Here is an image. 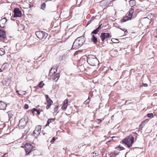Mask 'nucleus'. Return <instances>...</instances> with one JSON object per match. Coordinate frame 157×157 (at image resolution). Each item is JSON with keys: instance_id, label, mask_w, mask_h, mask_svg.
<instances>
[{"instance_id": "obj_46", "label": "nucleus", "mask_w": 157, "mask_h": 157, "mask_svg": "<svg viewBox=\"0 0 157 157\" xmlns=\"http://www.w3.org/2000/svg\"><path fill=\"white\" fill-rule=\"evenodd\" d=\"M127 32V30H125V32Z\"/></svg>"}, {"instance_id": "obj_29", "label": "nucleus", "mask_w": 157, "mask_h": 157, "mask_svg": "<svg viewBox=\"0 0 157 157\" xmlns=\"http://www.w3.org/2000/svg\"><path fill=\"white\" fill-rule=\"evenodd\" d=\"M92 154L93 157H94V156H96L98 155V153L97 152H94L92 153Z\"/></svg>"}, {"instance_id": "obj_6", "label": "nucleus", "mask_w": 157, "mask_h": 157, "mask_svg": "<svg viewBox=\"0 0 157 157\" xmlns=\"http://www.w3.org/2000/svg\"><path fill=\"white\" fill-rule=\"evenodd\" d=\"M35 33L37 37L40 39H45L48 36L47 33L43 31L36 32Z\"/></svg>"}, {"instance_id": "obj_42", "label": "nucleus", "mask_w": 157, "mask_h": 157, "mask_svg": "<svg viewBox=\"0 0 157 157\" xmlns=\"http://www.w3.org/2000/svg\"><path fill=\"white\" fill-rule=\"evenodd\" d=\"M16 93L18 94V93H19V91L18 90H17Z\"/></svg>"}, {"instance_id": "obj_32", "label": "nucleus", "mask_w": 157, "mask_h": 157, "mask_svg": "<svg viewBox=\"0 0 157 157\" xmlns=\"http://www.w3.org/2000/svg\"><path fill=\"white\" fill-rule=\"evenodd\" d=\"M33 112L36 111L37 112V113L38 114V115L40 114V113L38 110L36 109L35 108H33Z\"/></svg>"}, {"instance_id": "obj_38", "label": "nucleus", "mask_w": 157, "mask_h": 157, "mask_svg": "<svg viewBox=\"0 0 157 157\" xmlns=\"http://www.w3.org/2000/svg\"><path fill=\"white\" fill-rule=\"evenodd\" d=\"M55 140H56V138L54 137H53L52 140L51 141V143L54 142L55 141Z\"/></svg>"}, {"instance_id": "obj_44", "label": "nucleus", "mask_w": 157, "mask_h": 157, "mask_svg": "<svg viewBox=\"0 0 157 157\" xmlns=\"http://www.w3.org/2000/svg\"><path fill=\"white\" fill-rule=\"evenodd\" d=\"M121 29V30L124 31V29H121V28H120Z\"/></svg>"}, {"instance_id": "obj_33", "label": "nucleus", "mask_w": 157, "mask_h": 157, "mask_svg": "<svg viewBox=\"0 0 157 157\" xmlns=\"http://www.w3.org/2000/svg\"><path fill=\"white\" fill-rule=\"evenodd\" d=\"M153 114L152 113H149L147 114V116L148 117H153Z\"/></svg>"}, {"instance_id": "obj_27", "label": "nucleus", "mask_w": 157, "mask_h": 157, "mask_svg": "<svg viewBox=\"0 0 157 157\" xmlns=\"http://www.w3.org/2000/svg\"><path fill=\"white\" fill-rule=\"evenodd\" d=\"M56 71V69H55L53 68H52L50 71V74H51L52 73L55 74Z\"/></svg>"}, {"instance_id": "obj_22", "label": "nucleus", "mask_w": 157, "mask_h": 157, "mask_svg": "<svg viewBox=\"0 0 157 157\" xmlns=\"http://www.w3.org/2000/svg\"><path fill=\"white\" fill-rule=\"evenodd\" d=\"M44 85V84L42 82H41L38 84L36 88H38L39 87L41 88L43 87Z\"/></svg>"}, {"instance_id": "obj_41", "label": "nucleus", "mask_w": 157, "mask_h": 157, "mask_svg": "<svg viewBox=\"0 0 157 157\" xmlns=\"http://www.w3.org/2000/svg\"><path fill=\"white\" fill-rule=\"evenodd\" d=\"M101 120L100 119H98L97 120V122L98 123H100L101 122Z\"/></svg>"}, {"instance_id": "obj_4", "label": "nucleus", "mask_w": 157, "mask_h": 157, "mask_svg": "<svg viewBox=\"0 0 157 157\" xmlns=\"http://www.w3.org/2000/svg\"><path fill=\"white\" fill-rule=\"evenodd\" d=\"M14 15L11 17V19L12 20H14L13 19L15 17H21L22 16V13L20 9L17 8H15L13 10Z\"/></svg>"}, {"instance_id": "obj_36", "label": "nucleus", "mask_w": 157, "mask_h": 157, "mask_svg": "<svg viewBox=\"0 0 157 157\" xmlns=\"http://www.w3.org/2000/svg\"><path fill=\"white\" fill-rule=\"evenodd\" d=\"M24 107L25 109H27L29 108V106L27 104H25V105Z\"/></svg>"}, {"instance_id": "obj_37", "label": "nucleus", "mask_w": 157, "mask_h": 157, "mask_svg": "<svg viewBox=\"0 0 157 157\" xmlns=\"http://www.w3.org/2000/svg\"><path fill=\"white\" fill-rule=\"evenodd\" d=\"M148 86V85L147 83H143L141 86H144V87H147Z\"/></svg>"}, {"instance_id": "obj_45", "label": "nucleus", "mask_w": 157, "mask_h": 157, "mask_svg": "<svg viewBox=\"0 0 157 157\" xmlns=\"http://www.w3.org/2000/svg\"><path fill=\"white\" fill-rule=\"evenodd\" d=\"M52 1V0H46V2H47L48 1Z\"/></svg>"}, {"instance_id": "obj_15", "label": "nucleus", "mask_w": 157, "mask_h": 157, "mask_svg": "<svg viewBox=\"0 0 157 157\" xmlns=\"http://www.w3.org/2000/svg\"><path fill=\"white\" fill-rule=\"evenodd\" d=\"M47 104L46 105V109H48L53 103V101L51 100L48 99V101H47Z\"/></svg>"}, {"instance_id": "obj_48", "label": "nucleus", "mask_w": 157, "mask_h": 157, "mask_svg": "<svg viewBox=\"0 0 157 157\" xmlns=\"http://www.w3.org/2000/svg\"><path fill=\"white\" fill-rule=\"evenodd\" d=\"M25 124V123H24L23 125H22L23 126H24Z\"/></svg>"}, {"instance_id": "obj_14", "label": "nucleus", "mask_w": 157, "mask_h": 157, "mask_svg": "<svg viewBox=\"0 0 157 157\" xmlns=\"http://www.w3.org/2000/svg\"><path fill=\"white\" fill-rule=\"evenodd\" d=\"M68 100L67 99H66L64 102L63 106L62 107V109H66L67 106Z\"/></svg>"}, {"instance_id": "obj_2", "label": "nucleus", "mask_w": 157, "mask_h": 157, "mask_svg": "<svg viewBox=\"0 0 157 157\" xmlns=\"http://www.w3.org/2000/svg\"><path fill=\"white\" fill-rule=\"evenodd\" d=\"M87 62L90 65L93 66L96 65L98 63V61L96 57L93 55H90L87 57Z\"/></svg>"}, {"instance_id": "obj_39", "label": "nucleus", "mask_w": 157, "mask_h": 157, "mask_svg": "<svg viewBox=\"0 0 157 157\" xmlns=\"http://www.w3.org/2000/svg\"><path fill=\"white\" fill-rule=\"evenodd\" d=\"M22 119H21L19 123L18 124V125H19V126H20L21 125H22L21 124V123H22Z\"/></svg>"}, {"instance_id": "obj_5", "label": "nucleus", "mask_w": 157, "mask_h": 157, "mask_svg": "<svg viewBox=\"0 0 157 157\" xmlns=\"http://www.w3.org/2000/svg\"><path fill=\"white\" fill-rule=\"evenodd\" d=\"M134 12V9L131 8L129 11L128 14L122 20V22H124L126 21L130 20L132 17V15Z\"/></svg>"}, {"instance_id": "obj_13", "label": "nucleus", "mask_w": 157, "mask_h": 157, "mask_svg": "<svg viewBox=\"0 0 157 157\" xmlns=\"http://www.w3.org/2000/svg\"><path fill=\"white\" fill-rule=\"evenodd\" d=\"M101 25H100L97 29L94 30L91 33V35L96 34L101 29Z\"/></svg>"}, {"instance_id": "obj_23", "label": "nucleus", "mask_w": 157, "mask_h": 157, "mask_svg": "<svg viewBox=\"0 0 157 157\" xmlns=\"http://www.w3.org/2000/svg\"><path fill=\"white\" fill-rule=\"evenodd\" d=\"M68 57V55L67 54H65L62 57V59L64 60L67 59Z\"/></svg>"}, {"instance_id": "obj_34", "label": "nucleus", "mask_w": 157, "mask_h": 157, "mask_svg": "<svg viewBox=\"0 0 157 157\" xmlns=\"http://www.w3.org/2000/svg\"><path fill=\"white\" fill-rule=\"evenodd\" d=\"M90 101V99L89 98L87 100H86L85 102H84V104H86L88 103H89Z\"/></svg>"}, {"instance_id": "obj_18", "label": "nucleus", "mask_w": 157, "mask_h": 157, "mask_svg": "<svg viewBox=\"0 0 157 157\" xmlns=\"http://www.w3.org/2000/svg\"><path fill=\"white\" fill-rule=\"evenodd\" d=\"M60 76L59 74L57 73L53 77V80L55 82H56L58 80Z\"/></svg>"}, {"instance_id": "obj_40", "label": "nucleus", "mask_w": 157, "mask_h": 157, "mask_svg": "<svg viewBox=\"0 0 157 157\" xmlns=\"http://www.w3.org/2000/svg\"><path fill=\"white\" fill-rule=\"evenodd\" d=\"M92 22V20H90V21H89L88 22H87V25L90 24V23H91Z\"/></svg>"}, {"instance_id": "obj_47", "label": "nucleus", "mask_w": 157, "mask_h": 157, "mask_svg": "<svg viewBox=\"0 0 157 157\" xmlns=\"http://www.w3.org/2000/svg\"><path fill=\"white\" fill-rule=\"evenodd\" d=\"M2 70L0 69V72H1L2 71Z\"/></svg>"}, {"instance_id": "obj_31", "label": "nucleus", "mask_w": 157, "mask_h": 157, "mask_svg": "<svg viewBox=\"0 0 157 157\" xmlns=\"http://www.w3.org/2000/svg\"><path fill=\"white\" fill-rule=\"evenodd\" d=\"M46 4L45 3H43L41 6V8L44 10L45 8Z\"/></svg>"}, {"instance_id": "obj_7", "label": "nucleus", "mask_w": 157, "mask_h": 157, "mask_svg": "<svg viewBox=\"0 0 157 157\" xmlns=\"http://www.w3.org/2000/svg\"><path fill=\"white\" fill-rule=\"evenodd\" d=\"M33 147V145L30 143H27L25 145V150L27 155H28Z\"/></svg>"}, {"instance_id": "obj_25", "label": "nucleus", "mask_w": 157, "mask_h": 157, "mask_svg": "<svg viewBox=\"0 0 157 157\" xmlns=\"http://www.w3.org/2000/svg\"><path fill=\"white\" fill-rule=\"evenodd\" d=\"M148 121V119H146L145 120H144V121H143L141 123V124H140V125H139V127H140V129H142V127H141V126H142V125L144 123H147Z\"/></svg>"}, {"instance_id": "obj_12", "label": "nucleus", "mask_w": 157, "mask_h": 157, "mask_svg": "<svg viewBox=\"0 0 157 157\" xmlns=\"http://www.w3.org/2000/svg\"><path fill=\"white\" fill-rule=\"evenodd\" d=\"M7 106V105L2 101H0V109L5 110L6 109V108Z\"/></svg>"}, {"instance_id": "obj_24", "label": "nucleus", "mask_w": 157, "mask_h": 157, "mask_svg": "<svg viewBox=\"0 0 157 157\" xmlns=\"http://www.w3.org/2000/svg\"><path fill=\"white\" fill-rule=\"evenodd\" d=\"M5 50L3 48L0 49V56H2L5 54Z\"/></svg>"}, {"instance_id": "obj_35", "label": "nucleus", "mask_w": 157, "mask_h": 157, "mask_svg": "<svg viewBox=\"0 0 157 157\" xmlns=\"http://www.w3.org/2000/svg\"><path fill=\"white\" fill-rule=\"evenodd\" d=\"M45 97L47 101H48V99H51L49 98L48 95H46Z\"/></svg>"}, {"instance_id": "obj_9", "label": "nucleus", "mask_w": 157, "mask_h": 157, "mask_svg": "<svg viewBox=\"0 0 157 157\" xmlns=\"http://www.w3.org/2000/svg\"><path fill=\"white\" fill-rule=\"evenodd\" d=\"M109 35L108 33H102L100 36L101 40L103 41L105 39L109 38Z\"/></svg>"}, {"instance_id": "obj_43", "label": "nucleus", "mask_w": 157, "mask_h": 157, "mask_svg": "<svg viewBox=\"0 0 157 157\" xmlns=\"http://www.w3.org/2000/svg\"><path fill=\"white\" fill-rule=\"evenodd\" d=\"M94 18H93V17H92L91 18V20H92H92H94Z\"/></svg>"}, {"instance_id": "obj_1", "label": "nucleus", "mask_w": 157, "mask_h": 157, "mask_svg": "<svg viewBox=\"0 0 157 157\" xmlns=\"http://www.w3.org/2000/svg\"><path fill=\"white\" fill-rule=\"evenodd\" d=\"M85 40L83 36H81L78 37L74 41L72 48L73 49H76L79 48L85 42Z\"/></svg>"}, {"instance_id": "obj_11", "label": "nucleus", "mask_w": 157, "mask_h": 157, "mask_svg": "<svg viewBox=\"0 0 157 157\" xmlns=\"http://www.w3.org/2000/svg\"><path fill=\"white\" fill-rule=\"evenodd\" d=\"M7 21L6 19L5 18L2 19L0 20V26L1 27H4Z\"/></svg>"}, {"instance_id": "obj_17", "label": "nucleus", "mask_w": 157, "mask_h": 157, "mask_svg": "<svg viewBox=\"0 0 157 157\" xmlns=\"http://www.w3.org/2000/svg\"><path fill=\"white\" fill-rule=\"evenodd\" d=\"M119 153V151L117 152V150L114 151V152H112L110 154L111 157H114Z\"/></svg>"}, {"instance_id": "obj_19", "label": "nucleus", "mask_w": 157, "mask_h": 157, "mask_svg": "<svg viewBox=\"0 0 157 157\" xmlns=\"http://www.w3.org/2000/svg\"><path fill=\"white\" fill-rule=\"evenodd\" d=\"M129 3L130 6L132 7L136 4V2L135 0H130L129 1Z\"/></svg>"}, {"instance_id": "obj_28", "label": "nucleus", "mask_w": 157, "mask_h": 157, "mask_svg": "<svg viewBox=\"0 0 157 157\" xmlns=\"http://www.w3.org/2000/svg\"><path fill=\"white\" fill-rule=\"evenodd\" d=\"M111 41L113 43H117L119 42V41L117 39H111Z\"/></svg>"}, {"instance_id": "obj_16", "label": "nucleus", "mask_w": 157, "mask_h": 157, "mask_svg": "<svg viewBox=\"0 0 157 157\" xmlns=\"http://www.w3.org/2000/svg\"><path fill=\"white\" fill-rule=\"evenodd\" d=\"M92 36L91 38L92 40L94 42V43H96L98 42L97 38L96 36H95L94 35H91Z\"/></svg>"}, {"instance_id": "obj_10", "label": "nucleus", "mask_w": 157, "mask_h": 157, "mask_svg": "<svg viewBox=\"0 0 157 157\" xmlns=\"http://www.w3.org/2000/svg\"><path fill=\"white\" fill-rule=\"evenodd\" d=\"M6 37L5 32L3 30H0V40H3Z\"/></svg>"}, {"instance_id": "obj_26", "label": "nucleus", "mask_w": 157, "mask_h": 157, "mask_svg": "<svg viewBox=\"0 0 157 157\" xmlns=\"http://www.w3.org/2000/svg\"><path fill=\"white\" fill-rule=\"evenodd\" d=\"M25 91H23L22 90H20L19 91V93H18V95L21 96H23L24 95H25Z\"/></svg>"}, {"instance_id": "obj_8", "label": "nucleus", "mask_w": 157, "mask_h": 157, "mask_svg": "<svg viewBox=\"0 0 157 157\" xmlns=\"http://www.w3.org/2000/svg\"><path fill=\"white\" fill-rule=\"evenodd\" d=\"M41 128V126L37 125L36 126V128L33 132L34 135L36 137L40 134Z\"/></svg>"}, {"instance_id": "obj_49", "label": "nucleus", "mask_w": 157, "mask_h": 157, "mask_svg": "<svg viewBox=\"0 0 157 157\" xmlns=\"http://www.w3.org/2000/svg\"><path fill=\"white\" fill-rule=\"evenodd\" d=\"M113 137H112V138H113Z\"/></svg>"}, {"instance_id": "obj_3", "label": "nucleus", "mask_w": 157, "mask_h": 157, "mask_svg": "<svg viewBox=\"0 0 157 157\" xmlns=\"http://www.w3.org/2000/svg\"><path fill=\"white\" fill-rule=\"evenodd\" d=\"M133 141L134 137L131 136H128L127 138L123 140V142L128 146V147H130L131 146L133 143Z\"/></svg>"}, {"instance_id": "obj_20", "label": "nucleus", "mask_w": 157, "mask_h": 157, "mask_svg": "<svg viewBox=\"0 0 157 157\" xmlns=\"http://www.w3.org/2000/svg\"><path fill=\"white\" fill-rule=\"evenodd\" d=\"M2 82L3 85L7 86L9 84V83L8 82L7 79H4L3 80Z\"/></svg>"}, {"instance_id": "obj_21", "label": "nucleus", "mask_w": 157, "mask_h": 157, "mask_svg": "<svg viewBox=\"0 0 157 157\" xmlns=\"http://www.w3.org/2000/svg\"><path fill=\"white\" fill-rule=\"evenodd\" d=\"M55 120L54 119H48L47 123L46 124V126H48L51 122H53Z\"/></svg>"}, {"instance_id": "obj_30", "label": "nucleus", "mask_w": 157, "mask_h": 157, "mask_svg": "<svg viewBox=\"0 0 157 157\" xmlns=\"http://www.w3.org/2000/svg\"><path fill=\"white\" fill-rule=\"evenodd\" d=\"M124 148L123 147H116L115 148V149L117 150H118L119 151L123 150Z\"/></svg>"}]
</instances>
